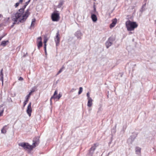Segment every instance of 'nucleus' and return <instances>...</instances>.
<instances>
[{
	"mask_svg": "<svg viewBox=\"0 0 156 156\" xmlns=\"http://www.w3.org/2000/svg\"><path fill=\"white\" fill-rule=\"evenodd\" d=\"M88 101L87 102V106L89 107H90L92 105L93 100L91 99H88Z\"/></svg>",
	"mask_w": 156,
	"mask_h": 156,
	"instance_id": "f3484780",
	"label": "nucleus"
},
{
	"mask_svg": "<svg viewBox=\"0 0 156 156\" xmlns=\"http://www.w3.org/2000/svg\"><path fill=\"white\" fill-rule=\"evenodd\" d=\"M19 4H20L19 3H18V2L16 3L15 5V7L16 8L17 6H18L19 5Z\"/></svg>",
	"mask_w": 156,
	"mask_h": 156,
	"instance_id": "2f4dec72",
	"label": "nucleus"
},
{
	"mask_svg": "<svg viewBox=\"0 0 156 156\" xmlns=\"http://www.w3.org/2000/svg\"><path fill=\"white\" fill-rule=\"evenodd\" d=\"M136 152L137 154H139L140 152L141 148L139 147H136Z\"/></svg>",
	"mask_w": 156,
	"mask_h": 156,
	"instance_id": "6ab92c4d",
	"label": "nucleus"
},
{
	"mask_svg": "<svg viewBox=\"0 0 156 156\" xmlns=\"http://www.w3.org/2000/svg\"><path fill=\"white\" fill-rule=\"evenodd\" d=\"M48 40V39L47 38V37L46 36H45L44 38V45L45 44L46 45V43L47 42V41Z\"/></svg>",
	"mask_w": 156,
	"mask_h": 156,
	"instance_id": "5701e85b",
	"label": "nucleus"
},
{
	"mask_svg": "<svg viewBox=\"0 0 156 156\" xmlns=\"http://www.w3.org/2000/svg\"><path fill=\"white\" fill-rule=\"evenodd\" d=\"M117 22V19H114L112 23L110 25V27L112 28L116 24Z\"/></svg>",
	"mask_w": 156,
	"mask_h": 156,
	"instance_id": "4468645a",
	"label": "nucleus"
},
{
	"mask_svg": "<svg viewBox=\"0 0 156 156\" xmlns=\"http://www.w3.org/2000/svg\"><path fill=\"white\" fill-rule=\"evenodd\" d=\"M126 127H125V128H124V127L123 126V129L124 130V129H126Z\"/></svg>",
	"mask_w": 156,
	"mask_h": 156,
	"instance_id": "a18cd8bd",
	"label": "nucleus"
},
{
	"mask_svg": "<svg viewBox=\"0 0 156 156\" xmlns=\"http://www.w3.org/2000/svg\"><path fill=\"white\" fill-rule=\"evenodd\" d=\"M61 96L62 95L60 94H59L58 95H57L56 96H55L54 98H57L58 100L60 99V98L61 97Z\"/></svg>",
	"mask_w": 156,
	"mask_h": 156,
	"instance_id": "a878e982",
	"label": "nucleus"
},
{
	"mask_svg": "<svg viewBox=\"0 0 156 156\" xmlns=\"http://www.w3.org/2000/svg\"><path fill=\"white\" fill-rule=\"evenodd\" d=\"M3 37H0V41L1 40V39H2V38L3 37Z\"/></svg>",
	"mask_w": 156,
	"mask_h": 156,
	"instance_id": "79ce46f5",
	"label": "nucleus"
},
{
	"mask_svg": "<svg viewBox=\"0 0 156 156\" xmlns=\"http://www.w3.org/2000/svg\"><path fill=\"white\" fill-rule=\"evenodd\" d=\"M6 127V126H5L3 127V128L1 130V132L3 134H5L6 133V129H5V128Z\"/></svg>",
	"mask_w": 156,
	"mask_h": 156,
	"instance_id": "aec40b11",
	"label": "nucleus"
},
{
	"mask_svg": "<svg viewBox=\"0 0 156 156\" xmlns=\"http://www.w3.org/2000/svg\"><path fill=\"white\" fill-rule=\"evenodd\" d=\"M64 1L62 0H61L59 2V4L58 5V8H60L63 5Z\"/></svg>",
	"mask_w": 156,
	"mask_h": 156,
	"instance_id": "4be33fe9",
	"label": "nucleus"
},
{
	"mask_svg": "<svg viewBox=\"0 0 156 156\" xmlns=\"http://www.w3.org/2000/svg\"><path fill=\"white\" fill-rule=\"evenodd\" d=\"M132 136H131V137L129 138L128 140V142H130L131 143H132V142L133 141V140H134V138L132 140Z\"/></svg>",
	"mask_w": 156,
	"mask_h": 156,
	"instance_id": "bb28decb",
	"label": "nucleus"
},
{
	"mask_svg": "<svg viewBox=\"0 0 156 156\" xmlns=\"http://www.w3.org/2000/svg\"><path fill=\"white\" fill-rule=\"evenodd\" d=\"M63 68L62 67L58 71V72L57 73V75L58 74H59L60 73H61L62 72V71L63 70Z\"/></svg>",
	"mask_w": 156,
	"mask_h": 156,
	"instance_id": "c756f323",
	"label": "nucleus"
},
{
	"mask_svg": "<svg viewBox=\"0 0 156 156\" xmlns=\"http://www.w3.org/2000/svg\"><path fill=\"white\" fill-rule=\"evenodd\" d=\"M87 99H91V98L90 97V93L88 92L87 94Z\"/></svg>",
	"mask_w": 156,
	"mask_h": 156,
	"instance_id": "c85d7f7f",
	"label": "nucleus"
},
{
	"mask_svg": "<svg viewBox=\"0 0 156 156\" xmlns=\"http://www.w3.org/2000/svg\"><path fill=\"white\" fill-rule=\"evenodd\" d=\"M51 17L53 21H57L59 19V14L57 13L54 12L52 14Z\"/></svg>",
	"mask_w": 156,
	"mask_h": 156,
	"instance_id": "0eeeda50",
	"label": "nucleus"
},
{
	"mask_svg": "<svg viewBox=\"0 0 156 156\" xmlns=\"http://www.w3.org/2000/svg\"><path fill=\"white\" fill-rule=\"evenodd\" d=\"M3 37H0V41L1 40V39H2V38L3 37Z\"/></svg>",
	"mask_w": 156,
	"mask_h": 156,
	"instance_id": "37998d69",
	"label": "nucleus"
},
{
	"mask_svg": "<svg viewBox=\"0 0 156 156\" xmlns=\"http://www.w3.org/2000/svg\"><path fill=\"white\" fill-rule=\"evenodd\" d=\"M75 36L78 39H81L82 36V34L80 30H78L75 33Z\"/></svg>",
	"mask_w": 156,
	"mask_h": 156,
	"instance_id": "9b49d317",
	"label": "nucleus"
},
{
	"mask_svg": "<svg viewBox=\"0 0 156 156\" xmlns=\"http://www.w3.org/2000/svg\"><path fill=\"white\" fill-rule=\"evenodd\" d=\"M125 24L127 30L129 31L134 30L138 27L136 22H132L130 20L126 21Z\"/></svg>",
	"mask_w": 156,
	"mask_h": 156,
	"instance_id": "f03ea898",
	"label": "nucleus"
},
{
	"mask_svg": "<svg viewBox=\"0 0 156 156\" xmlns=\"http://www.w3.org/2000/svg\"><path fill=\"white\" fill-rule=\"evenodd\" d=\"M83 91V88L82 87H80L79 88V90L78 92V94H80Z\"/></svg>",
	"mask_w": 156,
	"mask_h": 156,
	"instance_id": "393cba45",
	"label": "nucleus"
},
{
	"mask_svg": "<svg viewBox=\"0 0 156 156\" xmlns=\"http://www.w3.org/2000/svg\"><path fill=\"white\" fill-rule=\"evenodd\" d=\"M3 69H2L1 70L0 75H3Z\"/></svg>",
	"mask_w": 156,
	"mask_h": 156,
	"instance_id": "473e14b6",
	"label": "nucleus"
},
{
	"mask_svg": "<svg viewBox=\"0 0 156 156\" xmlns=\"http://www.w3.org/2000/svg\"><path fill=\"white\" fill-rule=\"evenodd\" d=\"M27 5H25L22 8L20 9L15 14L16 16L19 18H22V16L24 14H23L24 12V10L25 8H26Z\"/></svg>",
	"mask_w": 156,
	"mask_h": 156,
	"instance_id": "20e7f679",
	"label": "nucleus"
},
{
	"mask_svg": "<svg viewBox=\"0 0 156 156\" xmlns=\"http://www.w3.org/2000/svg\"><path fill=\"white\" fill-rule=\"evenodd\" d=\"M116 127V125H115V128L114 129H113L112 130V132H114V133H115L116 132L115 130V128Z\"/></svg>",
	"mask_w": 156,
	"mask_h": 156,
	"instance_id": "f704fd0d",
	"label": "nucleus"
},
{
	"mask_svg": "<svg viewBox=\"0 0 156 156\" xmlns=\"http://www.w3.org/2000/svg\"><path fill=\"white\" fill-rule=\"evenodd\" d=\"M30 0H29V1L27 2H26L25 4V5H27L29 3V2H30Z\"/></svg>",
	"mask_w": 156,
	"mask_h": 156,
	"instance_id": "72a5a7b5",
	"label": "nucleus"
},
{
	"mask_svg": "<svg viewBox=\"0 0 156 156\" xmlns=\"http://www.w3.org/2000/svg\"><path fill=\"white\" fill-rule=\"evenodd\" d=\"M3 111H4V110H3L2 111H1V112H0V116L1 115H2V114L3 113Z\"/></svg>",
	"mask_w": 156,
	"mask_h": 156,
	"instance_id": "4c0bfd02",
	"label": "nucleus"
},
{
	"mask_svg": "<svg viewBox=\"0 0 156 156\" xmlns=\"http://www.w3.org/2000/svg\"><path fill=\"white\" fill-rule=\"evenodd\" d=\"M98 146L96 144H94L90 148L89 150V152L87 153L88 156H92L93 154L94 151L96 149V147Z\"/></svg>",
	"mask_w": 156,
	"mask_h": 156,
	"instance_id": "39448f33",
	"label": "nucleus"
},
{
	"mask_svg": "<svg viewBox=\"0 0 156 156\" xmlns=\"http://www.w3.org/2000/svg\"><path fill=\"white\" fill-rule=\"evenodd\" d=\"M59 31H58L56 33L55 37L54 38L55 41L56 43V45L57 46H58L59 44L60 39L59 36Z\"/></svg>",
	"mask_w": 156,
	"mask_h": 156,
	"instance_id": "6e6552de",
	"label": "nucleus"
},
{
	"mask_svg": "<svg viewBox=\"0 0 156 156\" xmlns=\"http://www.w3.org/2000/svg\"><path fill=\"white\" fill-rule=\"evenodd\" d=\"M39 137L38 136L35 137H34L33 140V143L32 145L33 148L37 146L39 143Z\"/></svg>",
	"mask_w": 156,
	"mask_h": 156,
	"instance_id": "423d86ee",
	"label": "nucleus"
},
{
	"mask_svg": "<svg viewBox=\"0 0 156 156\" xmlns=\"http://www.w3.org/2000/svg\"><path fill=\"white\" fill-rule=\"evenodd\" d=\"M94 11H96V8H95V7H94Z\"/></svg>",
	"mask_w": 156,
	"mask_h": 156,
	"instance_id": "c03bdc74",
	"label": "nucleus"
},
{
	"mask_svg": "<svg viewBox=\"0 0 156 156\" xmlns=\"http://www.w3.org/2000/svg\"><path fill=\"white\" fill-rule=\"evenodd\" d=\"M1 81L2 82V85H3V81Z\"/></svg>",
	"mask_w": 156,
	"mask_h": 156,
	"instance_id": "49530a36",
	"label": "nucleus"
},
{
	"mask_svg": "<svg viewBox=\"0 0 156 156\" xmlns=\"http://www.w3.org/2000/svg\"><path fill=\"white\" fill-rule=\"evenodd\" d=\"M131 33H132V32H130L129 33V34H131Z\"/></svg>",
	"mask_w": 156,
	"mask_h": 156,
	"instance_id": "09e8293b",
	"label": "nucleus"
},
{
	"mask_svg": "<svg viewBox=\"0 0 156 156\" xmlns=\"http://www.w3.org/2000/svg\"><path fill=\"white\" fill-rule=\"evenodd\" d=\"M120 76L121 77H122V75H123V74L122 73H120Z\"/></svg>",
	"mask_w": 156,
	"mask_h": 156,
	"instance_id": "a19ab883",
	"label": "nucleus"
},
{
	"mask_svg": "<svg viewBox=\"0 0 156 156\" xmlns=\"http://www.w3.org/2000/svg\"><path fill=\"white\" fill-rule=\"evenodd\" d=\"M18 80L20 81H22L23 80V78L22 77H19Z\"/></svg>",
	"mask_w": 156,
	"mask_h": 156,
	"instance_id": "e433bc0d",
	"label": "nucleus"
},
{
	"mask_svg": "<svg viewBox=\"0 0 156 156\" xmlns=\"http://www.w3.org/2000/svg\"><path fill=\"white\" fill-rule=\"evenodd\" d=\"M57 94V90H55L54 93V95H53L52 96L51 98V100L53 99V98H55V95H56V94Z\"/></svg>",
	"mask_w": 156,
	"mask_h": 156,
	"instance_id": "b1692460",
	"label": "nucleus"
},
{
	"mask_svg": "<svg viewBox=\"0 0 156 156\" xmlns=\"http://www.w3.org/2000/svg\"><path fill=\"white\" fill-rule=\"evenodd\" d=\"M8 42H9V41L8 40L6 41H2L1 42V45L3 47H5L7 43Z\"/></svg>",
	"mask_w": 156,
	"mask_h": 156,
	"instance_id": "a211bd4d",
	"label": "nucleus"
},
{
	"mask_svg": "<svg viewBox=\"0 0 156 156\" xmlns=\"http://www.w3.org/2000/svg\"><path fill=\"white\" fill-rule=\"evenodd\" d=\"M36 1H37V0H35Z\"/></svg>",
	"mask_w": 156,
	"mask_h": 156,
	"instance_id": "8fccbe9b",
	"label": "nucleus"
},
{
	"mask_svg": "<svg viewBox=\"0 0 156 156\" xmlns=\"http://www.w3.org/2000/svg\"><path fill=\"white\" fill-rule=\"evenodd\" d=\"M36 20L35 19H33L32 20V22L31 24L30 27H34V23L35 22Z\"/></svg>",
	"mask_w": 156,
	"mask_h": 156,
	"instance_id": "412c9836",
	"label": "nucleus"
},
{
	"mask_svg": "<svg viewBox=\"0 0 156 156\" xmlns=\"http://www.w3.org/2000/svg\"><path fill=\"white\" fill-rule=\"evenodd\" d=\"M3 75H0V76L1 78H0V80L1 81H4V77H3Z\"/></svg>",
	"mask_w": 156,
	"mask_h": 156,
	"instance_id": "cd10ccee",
	"label": "nucleus"
},
{
	"mask_svg": "<svg viewBox=\"0 0 156 156\" xmlns=\"http://www.w3.org/2000/svg\"><path fill=\"white\" fill-rule=\"evenodd\" d=\"M2 15L1 14H0V18H1V17H2Z\"/></svg>",
	"mask_w": 156,
	"mask_h": 156,
	"instance_id": "de8ad7c7",
	"label": "nucleus"
},
{
	"mask_svg": "<svg viewBox=\"0 0 156 156\" xmlns=\"http://www.w3.org/2000/svg\"><path fill=\"white\" fill-rule=\"evenodd\" d=\"M23 2V0H20L19 1V2H18V3H19V4L20 3H22Z\"/></svg>",
	"mask_w": 156,
	"mask_h": 156,
	"instance_id": "ea45409f",
	"label": "nucleus"
},
{
	"mask_svg": "<svg viewBox=\"0 0 156 156\" xmlns=\"http://www.w3.org/2000/svg\"><path fill=\"white\" fill-rule=\"evenodd\" d=\"M27 107L31 108V103L30 102L28 106Z\"/></svg>",
	"mask_w": 156,
	"mask_h": 156,
	"instance_id": "58836bf2",
	"label": "nucleus"
},
{
	"mask_svg": "<svg viewBox=\"0 0 156 156\" xmlns=\"http://www.w3.org/2000/svg\"><path fill=\"white\" fill-rule=\"evenodd\" d=\"M91 18L94 22H95L97 20V17L94 14H91Z\"/></svg>",
	"mask_w": 156,
	"mask_h": 156,
	"instance_id": "ddd939ff",
	"label": "nucleus"
},
{
	"mask_svg": "<svg viewBox=\"0 0 156 156\" xmlns=\"http://www.w3.org/2000/svg\"><path fill=\"white\" fill-rule=\"evenodd\" d=\"M44 50L45 52V54L46 55H47L46 45L45 44L44 45Z\"/></svg>",
	"mask_w": 156,
	"mask_h": 156,
	"instance_id": "7c9ffc66",
	"label": "nucleus"
},
{
	"mask_svg": "<svg viewBox=\"0 0 156 156\" xmlns=\"http://www.w3.org/2000/svg\"><path fill=\"white\" fill-rule=\"evenodd\" d=\"M113 41V39L111 37H110L108 39L105 43L106 46L107 48H108L112 45Z\"/></svg>",
	"mask_w": 156,
	"mask_h": 156,
	"instance_id": "1a4fd4ad",
	"label": "nucleus"
},
{
	"mask_svg": "<svg viewBox=\"0 0 156 156\" xmlns=\"http://www.w3.org/2000/svg\"><path fill=\"white\" fill-rule=\"evenodd\" d=\"M32 112L31 108L27 107V113L29 117L31 115V113Z\"/></svg>",
	"mask_w": 156,
	"mask_h": 156,
	"instance_id": "2eb2a0df",
	"label": "nucleus"
},
{
	"mask_svg": "<svg viewBox=\"0 0 156 156\" xmlns=\"http://www.w3.org/2000/svg\"><path fill=\"white\" fill-rule=\"evenodd\" d=\"M37 42H38L37 47L38 49L42 46V38L41 37H40L37 38Z\"/></svg>",
	"mask_w": 156,
	"mask_h": 156,
	"instance_id": "f8f14e48",
	"label": "nucleus"
},
{
	"mask_svg": "<svg viewBox=\"0 0 156 156\" xmlns=\"http://www.w3.org/2000/svg\"><path fill=\"white\" fill-rule=\"evenodd\" d=\"M144 2H145L144 3L143 5L142 6L140 10V12H141L142 13L143 11L145 10V8L146 7V1H144Z\"/></svg>",
	"mask_w": 156,
	"mask_h": 156,
	"instance_id": "dca6fc26",
	"label": "nucleus"
},
{
	"mask_svg": "<svg viewBox=\"0 0 156 156\" xmlns=\"http://www.w3.org/2000/svg\"><path fill=\"white\" fill-rule=\"evenodd\" d=\"M30 15V13L29 12V9H27L26 10L24 15L22 16V18L20 17L18 18L16 16V14H15L14 16H13L12 19V20L14 21V23L11 27V28L13 27L15 24H18L19 22L23 23L25 22Z\"/></svg>",
	"mask_w": 156,
	"mask_h": 156,
	"instance_id": "f257e3e1",
	"label": "nucleus"
},
{
	"mask_svg": "<svg viewBox=\"0 0 156 156\" xmlns=\"http://www.w3.org/2000/svg\"><path fill=\"white\" fill-rule=\"evenodd\" d=\"M34 91V90H32L29 93V94L26 97V100L24 102H23V107H24L27 104V102L28 101V99L29 98H30V96L31 94Z\"/></svg>",
	"mask_w": 156,
	"mask_h": 156,
	"instance_id": "9d476101",
	"label": "nucleus"
},
{
	"mask_svg": "<svg viewBox=\"0 0 156 156\" xmlns=\"http://www.w3.org/2000/svg\"><path fill=\"white\" fill-rule=\"evenodd\" d=\"M76 90V89H74V88H72L70 90V92H74V91H75V90Z\"/></svg>",
	"mask_w": 156,
	"mask_h": 156,
	"instance_id": "c9c22d12",
	"label": "nucleus"
},
{
	"mask_svg": "<svg viewBox=\"0 0 156 156\" xmlns=\"http://www.w3.org/2000/svg\"><path fill=\"white\" fill-rule=\"evenodd\" d=\"M19 145L22 147L24 149L28 151L29 152H30L33 148L32 145H30L27 143H20L19 144Z\"/></svg>",
	"mask_w": 156,
	"mask_h": 156,
	"instance_id": "7ed1b4c3",
	"label": "nucleus"
}]
</instances>
